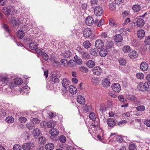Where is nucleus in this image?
<instances>
[{
	"instance_id": "nucleus-1",
	"label": "nucleus",
	"mask_w": 150,
	"mask_h": 150,
	"mask_svg": "<svg viewBox=\"0 0 150 150\" xmlns=\"http://www.w3.org/2000/svg\"><path fill=\"white\" fill-rule=\"evenodd\" d=\"M138 89L141 91H150V83L146 82L143 83H140L138 84Z\"/></svg>"
},
{
	"instance_id": "nucleus-2",
	"label": "nucleus",
	"mask_w": 150,
	"mask_h": 150,
	"mask_svg": "<svg viewBox=\"0 0 150 150\" xmlns=\"http://www.w3.org/2000/svg\"><path fill=\"white\" fill-rule=\"evenodd\" d=\"M83 35L85 37L87 38H89L90 36L93 38L94 36V34H92L91 29L88 28L83 29Z\"/></svg>"
},
{
	"instance_id": "nucleus-3",
	"label": "nucleus",
	"mask_w": 150,
	"mask_h": 150,
	"mask_svg": "<svg viewBox=\"0 0 150 150\" xmlns=\"http://www.w3.org/2000/svg\"><path fill=\"white\" fill-rule=\"evenodd\" d=\"M78 52L81 55L83 59L88 60L90 58V55L87 52L83 51V49H80L78 50Z\"/></svg>"
},
{
	"instance_id": "nucleus-4",
	"label": "nucleus",
	"mask_w": 150,
	"mask_h": 150,
	"mask_svg": "<svg viewBox=\"0 0 150 150\" xmlns=\"http://www.w3.org/2000/svg\"><path fill=\"white\" fill-rule=\"evenodd\" d=\"M127 98L132 101L136 102L137 105L141 104V101L137 100V98L134 95H129L126 96Z\"/></svg>"
},
{
	"instance_id": "nucleus-5",
	"label": "nucleus",
	"mask_w": 150,
	"mask_h": 150,
	"mask_svg": "<svg viewBox=\"0 0 150 150\" xmlns=\"http://www.w3.org/2000/svg\"><path fill=\"white\" fill-rule=\"evenodd\" d=\"M39 132V130H38V144L40 145H41V147H43V145L46 143V140L45 137L43 136H41L40 137V133Z\"/></svg>"
},
{
	"instance_id": "nucleus-6",
	"label": "nucleus",
	"mask_w": 150,
	"mask_h": 150,
	"mask_svg": "<svg viewBox=\"0 0 150 150\" xmlns=\"http://www.w3.org/2000/svg\"><path fill=\"white\" fill-rule=\"evenodd\" d=\"M112 89L115 92L118 93L119 92L121 89L120 85L117 83H115L112 84L111 86Z\"/></svg>"
},
{
	"instance_id": "nucleus-7",
	"label": "nucleus",
	"mask_w": 150,
	"mask_h": 150,
	"mask_svg": "<svg viewBox=\"0 0 150 150\" xmlns=\"http://www.w3.org/2000/svg\"><path fill=\"white\" fill-rule=\"evenodd\" d=\"M34 146L33 144L31 142L24 143L22 146V149L24 150H30Z\"/></svg>"
},
{
	"instance_id": "nucleus-8",
	"label": "nucleus",
	"mask_w": 150,
	"mask_h": 150,
	"mask_svg": "<svg viewBox=\"0 0 150 150\" xmlns=\"http://www.w3.org/2000/svg\"><path fill=\"white\" fill-rule=\"evenodd\" d=\"M103 12L102 8L98 6L94 8V13L96 16H101L102 15Z\"/></svg>"
},
{
	"instance_id": "nucleus-9",
	"label": "nucleus",
	"mask_w": 150,
	"mask_h": 150,
	"mask_svg": "<svg viewBox=\"0 0 150 150\" xmlns=\"http://www.w3.org/2000/svg\"><path fill=\"white\" fill-rule=\"evenodd\" d=\"M14 7L11 6H8L6 8V10L4 12V14L6 16L12 15L13 12L14 11Z\"/></svg>"
},
{
	"instance_id": "nucleus-10",
	"label": "nucleus",
	"mask_w": 150,
	"mask_h": 150,
	"mask_svg": "<svg viewBox=\"0 0 150 150\" xmlns=\"http://www.w3.org/2000/svg\"><path fill=\"white\" fill-rule=\"evenodd\" d=\"M29 47L30 49L34 51L33 52L34 53L38 52L37 44L35 42H31L29 44Z\"/></svg>"
},
{
	"instance_id": "nucleus-11",
	"label": "nucleus",
	"mask_w": 150,
	"mask_h": 150,
	"mask_svg": "<svg viewBox=\"0 0 150 150\" xmlns=\"http://www.w3.org/2000/svg\"><path fill=\"white\" fill-rule=\"evenodd\" d=\"M104 43L101 40H97L95 43V47L98 49L101 48L104 46Z\"/></svg>"
},
{
	"instance_id": "nucleus-12",
	"label": "nucleus",
	"mask_w": 150,
	"mask_h": 150,
	"mask_svg": "<svg viewBox=\"0 0 150 150\" xmlns=\"http://www.w3.org/2000/svg\"><path fill=\"white\" fill-rule=\"evenodd\" d=\"M102 71V70L98 66L96 67L93 69V73L97 75H100Z\"/></svg>"
},
{
	"instance_id": "nucleus-13",
	"label": "nucleus",
	"mask_w": 150,
	"mask_h": 150,
	"mask_svg": "<svg viewBox=\"0 0 150 150\" xmlns=\"http://www.w3.org/2000/svg\"><path fill=\"white\" fill-rule=\"evenodd\" d=\"M102 84L103 87L107 88L110 86V80L108 79L105 78L104 79L102 80Z\"/></svg>"
},
{
	"instance_id": "nucleus-14",
	"label": "nucleus",
	"mask_w": 150,
	"mask_h": 150,
	"mask_svg": "<svg viewBox=\"0 0 150 150\" xmlns=\"http://www.w3.org/2000/svg\"><path fill=\"white\" fill-rule=\"evenodd\" d=\"M107 123L109 127L112 128L114 126L116 122L115 120L113 119L109 118L107 120Z\"/></svg>"
},
{
	"instance_id": "nucleus-15",
	"label": "nucleus",
	"mask_w": 150,
	"mask_h": 150,
	"mask_svg": "<svg viewBox=\"0 0 150 150\" xmlns=\"http://www.w3.org/2000/svg\"><path fill=\"white\" fill-rule=\"evenodd\" d=\"M85 22L86 24L89 26H91L94 23L93 19L91 16H89L87 17Z\"/></svg>"
},
{
	"instance_id": "nucleus-16",
	"label": "nucleus",
	"mask_w": 150,
	"mask_h": 150,
	"mask_svg": "<svg viewBox=\"0 0 150 150\" xmlns=\"http://www.w3.org/2000/svg\"><path fill=\"white\" fill-rule=\"evenodd\" d=\"M38 55H40L44 60L47 61L49 59L48 55L45 53L42 52L40 49H38Z\"/></svg>"
},
{
	"instance_id": "nucleus-17",
	"label": "nucleus",
	"mask_w": 150,
	"mask_h": 150,
	"mask_svg": "<svg viewBox=\"0 0 150 150\" xmlns=\"http://www.w3.org/2000/svg\"><path fill=\"white\" fill-rule=\"evenodd\" d=\"M21 93L23 94H27L30 91V88L26 86L23 87L22 88L19 90Z\"/></svg>"
},
{
	"instance_id": "nucleus-18",
	"label": "nucleus",
	"mask_w": 150,
	"mask_h": 150,
	"mask_svg": "<svg viewBox=\"0 0 150 150\" xmlns=\"http://www.w3.org/2000/svg\"><path fill=\"white\" fill-rule=\"evenodd\" d=\"M149 67L147 63L145 62H142L140 64V68L142 71H146Z\"/></svg>"
},
{
	"instance_id": "nucleus-19",
	"label": "nucleus",
	"mask_w": 150,
	"mask_h": 150,
	"mask_svg": "<svg viewBox=\"0 0 150 150\" xmlns=\"http://www.w3.org/2000/svg\"><path fill=\"white\" fill-rule=\"evenodd\" d=\"M77 100L79 103L82 105L84 104L85 102V99L83 96L80 95L78 96Z\"/></svg>"
},
{
	"instance_id": "nucleus-20",
	"label": "nucleus",
	"mask_w": 150,
	"mask_h": 150,
	"mask_svg": "<svg viewBox=\"0 0 150 150\" xmlns=\"http://www.w3.org/2000/svg\"><path fill=\"white\" fill-rule=\"evenodd\" d=\"M114 40L117 42H119L122 41L123 40V37L120 34H117L114 37Z\"/></svg>"
},
{
	"instance_id": "nucleus-21",
	"label": "nucleus",
	"mask_w": 150,
	"mask_h": 150,
	"mask_svg": "<svg viewBox=\"0 0 150 150\" xmlns=\"http://www.w3.org/2000/svg\"><path fill=\"white\" fill-rule=\"evenodd\" d=\"M137 24L138 26L140 27H142L145 24L144 20L142 18H138L136 21Z\"/></svg>"
},
{
	"instance_id": "nucleus-22",
	"label": "nucleus",
	"mask_w": 150,
	"mask_h": 150,
	"mask_svg": "<svg viewBox=\"0 0 150 150\" xmlns=\"http://www.w3.org/2000/svg\"><path fill=\"white\" fill-rule=\"evenodd\" d=\"M50 133L52 136L55 137L58 135L59 131L56 129L52 128L50 130Z\"/></svg>"
},
{
	"instance_id": "nucleus-23",
	"label": "nucleus",
	"mask_w": 150,
	"mask_h": 150,
	"mask_svg": "<svg viewBox=\"0 0 150 150\" xmlns=\"http://www.w3.org/2000/svg\"><path fill=\"white\" fill-rule=\"evenodd\" d=\"M69 83V81L67 79H63L62 81V85L65 88H67L68 87Z\"/></svg>"
},
{
	"instance_id": "nucleus-24",
	"label": "nucleus",
	"mask_w": 150,
	"mask_h": 150,
	"mask_svg": "<svg viewBox=\"0 0 150 150\" xmlns=\"http://www.w3.org/2000/svg\"><path fill=\"white\" fill-rule=\"evenodd\" d=\"M108 54V51L105 49L103 48L101 49L99 52L100 55L101 57H104Z\"/></svg>"
},
{
	"instance_id": "nucleus-25",
	"label": "nucleus",
	"mask_w": 150,
	"mask_h": 150,
	"mask_svg": "<svg viewBox=\"0 0 150 150\" xmlns=\"http://www.w3.org/2000/svg\"><path fill=\"white\" fill-rule=\"evenodd\" d=\"M137 35L139 38H143L145 35V32L143 30H139L137 32Z\"/></svg>"
},
{
	"instance_id": "nucleus-26",
	"label": "nucleus",
	"mask_w": 150,
	"mask_h": 150,
	"mask_svg": "<svg viewBox=\"0 0 150 150\" xmlns=\"http://www.w3.org/2000/svg\"><path fill=\"white\" fill-rule=\"evenodd\" d=\"M74 58L76 64L79 65H82L83 63V61L80 57H79L77 55H76L74 57Z\"/></svg>"
},
{
	"instance_id": "nucleus-27",
	"label": "nucleus",
	"mask_w": 150,
	"mask_h": 150,
	"mask_svg": "<svg viewBox=\"0 0 150 150\" xmlns=\"http://www.w3.org/2000/svg\"><path fill=\"white\" fill-rule=\"evenodd\" d=\"M45 148L46 150H53L54 148V146L53 144L49 143L46 145Z\"/></svg>"
},
{
	"instance_id": "nucleus-28",
	"label": "nucleus",
	"mask_w": 150,
	"mask_h": 150,
	"mask_svg": "<svg viewBox=\"0 0 150 150\" xmlns=\"http://www.w3.org/2000/svg\"><path fill=\"white\" fill-rule=\"evenodd\" d=\"M69 91L72 94L76 93L77 91L76 88L73 86H71L69 88Z\"/></svg>"
},
{
	"instance_id": "nucleus-29",
	"label": "nucleus",
	"mask_w": 150,
	"mask_h": 150,
	"mask_svg": "<svg viewBox=\"0 0 150 150\" xmlns=\"http://www.w3.org/2000/svg\"><path fill=\"white\" fill-rule=\"evenodd\" d=\"M91 81L92 83L95 85H98L99 83V79L95 77H94L92 78Z\"/></svg>"
},
{
	"instance_id": "nucleus-30",
	"label": "nucleus",
	"mask_w": 150,
	"mask_h": 150,
	"mask_svg": "<svg viewBox=\"0 0 150 150\" xmlns=\"http://www.w3.org/2000/svg\"><path fill=\"white\" fill-rule=\"evenodd\" d=\"M86 64L87 67L90 68H92L95 65L94 62L92 60L88 61L86 63Z\"/></svg>"
},
{
	"instance_id": "nucleus-31",
	"label": "nucleus",
	"mask_w": 150,
	"mask_h": 150,
	"mask_svg": "<svg viewBox=\"0 0 150 150\" xmlns=\"http://www.w3.org/2000/svg\"><path fill=\"white\" fill-rule=\"evenodd\" d=\"M118 61L119 64L122 66H125L126 64V60L124 58H120L119 59Z\"/></svg>"
},
{
	"instance_id": "nucleus-32",
	"label": "nucleus",
	"mask_w": 150,
	"mask_h": 150,
	"mask_svg": "<svg viewBox=\"0 0 150 150\" xmlns=\"http://www.w3.org/2000/svg\"><path fill=\"white\" fill-rule=\"evenodd\" d=\"M62 54L63 56L67 58H69L71 55V53L69 51H65Z\"/></svg>"
},
{
	"instance_id": "nucleus-33",
	"label": "nucleus",
	"mask_w": 150,
	"mask_h": 150,
	"mask_svg": "<svg viewBox=\"0 0 150 150\" xmlns=\"http://www.w3.org/2000/svg\"><path fill=\"white\" fill-rule=\"evenodd\" d=\"M131 48L129 46H125L123 47V52L126 53H129L130 52Z\"/></svg>"
},
{
	"instance_id": "nucleus-34",
	"label": "nucleus",
	"mask_w": 150,
	"mask_h": 150,
	"mask_svg": "<svg viewBox=\"0 0 150 150\" xmlns=\"http://www.w3.org/2000/svg\"><path fill=\"white\" fill-rule=\"evenodd\" d=\"M25 35V33L23 30H19L18 32V37L19 39L22 38Z\"/></svg>"
},
{
	"instance_id": "nucleus-35",
	"label": "nucleus",
	"mask_w": 150,
	"mask_h": 150,
	"mask_svg": "<svg viewBox=\"0 0 150 150\" xmlns=\"http://www.w3.org/2000/svg\"><path fill=\"white\" fill-rule=\"evenodd\" d=\"M129 55L131 58H135L137 57V53L135 51H132L129 53Z\"/></svg>"
},
{
	"instance_id": "nucleus-36",
	"label": "nucleus",
	"mask_w": 150,
	"mask_h": 150,
	"mask_svg": "<svg viewBox=\"0 0 150 150\" xmlns=\"http://www.w3.org/2000/svg\"><path fill=\"white\" fill-rule=\"evenodd\" d=\"M98 50L96 48H92L90 50V54L92 55H96Z\"/></svg>"
},
{
	"instance_id": "nucleus-37",
	"label": "nucleus",
	"mask_w": 150,
	"mask_h": 150,
	"mask_svg": "<svg viewBox=\"0 0 150 150\" xmlns=\"http://www.w3.org/2000/svg\"><path fill=\"white\" fill-rule=\"evenodd\" d=\"M14 83L17 85H21L23 82V81L22 79L20 78H16L14 80Z\"/></svg>"
},
{
	"instance_id": "nucleus-38",
	"label": "nucleus",
	"mask_w": 150,
	"mask_h": 150,
	"mask_svg": "<svg viewBox=\"0 0 150 150\" xmlns=\"http://www.w3.org/2000/svg\"><path fill=\"white\" fill-rule=\"evenodd\" d=\"M109 23L111 26L116 27L117 26L116 22L115 20L113 18H111L109 20Z\"/></svg>"
},
{
	"instance_id": "nucleus-39",
	"label": "nucleus",
	"mask_w": 150,
	"mask_h": 150,
	"mask_svg": "<svg viewBox=\"0 0 150 150\" xmlns=\"http://www.w3.org/2000/svg\"><path fill=\"white\" fill-rule=\"evenodd\" d=\"M116 3L112 2L110 3L109 6V8L110 10H115L116 7Z\"/></svg>"
},
{
	"instance_id": "nucleus-40",
	"label": "nucleus",
	"mask_w": 150,
	"mask_h": 150,
	"mask_svg": "<svg viewBox=\"0 0 150 150\" xmlns=\"http://www.w3.org/2000/svg\"><path fill=\"white\" fill-rule=\"evenodd\" d=\"M83 45L85 48L88 49L90 47L91 44L88 41H86L83 43Z\"/></svg>"
},
{
	"instance_id": "nucleus-41",
	"label": "nucleus",
	"mask_w": 150,
	"mask_h": 150,
	"mask_svg": "<svg viewBox=\"0 0 150 150\" xmlns=\"http://www.w3.org/2000/svg\"><path fill=\"white\" fill-rule=\"evenodd\" d=\"M136 108L138 111H143L145 110V107L144 105H141L137 107Z\"/></svg>"
},
{
	"instance_id": "nucleus-42",
	"label": "nucleus",
	"mask_w": 150,
	"mask_h": 150,
	"mask_svg": "<svg viewBox=\"0 0 150 150\" xmlns=\"http://www.w3.org/2000/svg\"><path fill=\"white\" fill-rule=\"evenodd\" d=\"M132 9L134 11L137 12L140 10V6L138 4H136L133 6Z\"/></svg>"
},
{
	"instance_id": "nucleus-43",
	"label": "nucleus",
	"mask_w": 150,
	"mask_h": 150,
	"mask_svg": "<svg viewBox=\"0 0 150 150\" xmlns=\"http://www.w3.org/2000/svg\"><path fill=\"white\" fill-rule=\"evenodd\" d=\"M9 81V79L8 78L3 77L1 79L0 83L2 84H5L8 82Z\"/></svg>"
},
{
	"instance_id": "nucleus-44",
	"label": "nucleus",
	"mask_w": 150,
	"mask_h": 150,
	"mask_svg": "<svg viewBox=\"0 0 150 150\" xmlns=\"http://www.w3.org/2000/svg\"><path fill=\"white\" fill-rule=\"evenodd\" d=\"M79 70L81 72L87 73L88 71V69L86 67L81 66L79 68Z\"/></svg>"
},
{
	"instance_id": "nucleus-45",
	"label": "nucleus",
	"mask_w": 150,
	"mask_h": 150,
	"mask_svg": "<svg viewBox=\"0 0 150 150\" xmlns=\"http://www.w3.org/2000/svg\"><path fill=\"white\" fill-rule=\"evenodd\" d=\"M6 120L8 123H12L14 121V119L11 116H8L6 117Z\"/></svg>"
},
{
	"instance_id": "nucleus-46",
	"label": "nucleus",
	"mask_w": 150,
	"mask_h": 150,
	"mask_svg": "<svg viewBox=\"0 0 150 150\" xmlns=\"http://www.w3.org/2000/svg\"><path fill=\"white\" fill-rule=\"evenodd\" d=\"M10 23L11 25L12 26H14L15 25H18V22H17V20L13 18L10 21Z\"/></svg>"
},
{
	"instance_id": "nucleus-47",
	"label": "nucleus",
	"mask_w": 150,
	"mask_h": 150,
	"mask_svg": "<svg viewBox=\"0 0 150 150\" xmlns=\"http://www.w3.org/2000/svg\"><path fill=\"white\" fill-rule=\"evenodd\" d=\"M89 118L93 120H95L96 118V114L93 112L90 113L89 115Z\"/></svg>"
},
{
	"instance_id": "nucleus-48",
	"label": "nucleus",
	"mask_w": 150,
	"mask_h": 150,
	"mask_svg": "<svg viewBox=\"0 0 150 150\" xmlns=\"http://www.w3.org/2000/svg\"><path fill=\"white\" fill-rule=\"evenodd\" d=\"M113 43L112 41H108L107 43L106 47L107 49H110L112 47Z\"/></svg>"
},
{
	"instance_id": "nucleus-49",
	"label": "nucleus",
	"mask_w": 150,
	"mask_h": 150,
	"mask_svg": "<svg viewBox=\"0 0 150 150\" xmlns=\"http://www.w3.org/2000/svg\"><path fill=\"white\" fill-rule=\"evenodd\" d=\"M53 66L55 68H58L61 66L60 63L57 61H55L52 62Z\"/></svg>"
},
{
	"instance_id": "nucleus-50",
	"label": "nucleus",
	"mask_w": 150,
	"mask_h": 150,
	"mask_svg": "<svg viewBox=\"0 0 150 150\" xmlns=\"http://www.w3.org/2000/svg\"><path fill=\"white\" fill-rule=\"evenodd\" d=\"M55 125L54 123L52 121L48 122H47V126L49 128H51L52 127H54Z\"/></svg>"
},
{
	"instance_id": "nucleus-51",
	"label": "nucleus",
	"mask_w": 150,
	"mask_h": 150,
	"mask_svg": "<svg viewBox=\"0 0 150 150\" xmlns=\"http://www.w3.org/2000/svg\"><path fill=\"white\" fill-rule=\"evenodd\" d=\"M118 98L120 101L121 102L125 103L127 102V100L122 95L119 96Z\"/></svg>"
},
{
	"instance_id": "nucleus-52",
	"label": "nucleus",
	"mask_w": 150,
	"mask_h": 150,
	"mask_svg": "<svg viewBox=\"0 0 150 150\" xmlns=\"http://www.w3.org/2000/svg\"><path fill=\"white\" fill-rule=\"evenodd\" d=\"M19 122L22 123H25L27 120V119L25 117H21L18 119Z\"/></svg>"
},
{
	"instance_id": "nucleus-53",
	"label": "nucleus",
	"mask_w": 150,
	"mask_h": 150,
	"mask_svg": "<svg viewBox=\"0 0 150 150\" xmlns=\"http://www.w3.org/2000/svg\"><path fill=\"white\" fill-rule=\"evenodd\" d=\"M21 147L19 144H15L13 147V150H21Z\"/></svg>"
},
{
	"instance_id": "nucleus-54",
	"label": "nucleus",
	"mask_w": 150,
	"mask_h": 150,
	"mask_svg": "<svg viewBox=\"0 0 150 150\" xmlns=\"http://www.w3.org/2000/svg\"><path fill=\"white\" fill-rule=\"evenodd\" d=\"M144 42L146 45H150V36H148L145 39Z\"/></svg>"
},
{
	"instance_id": "nucleus-55",
	"label": "nucleus",
	"mask_w": 150,
	"mask_h": 150,
	"mask_svg": "<svg viewBox=\"0 0 150 150\" xmlns=\"http://www.w3.org/2000/svg\"><path fill=\"white\" fill-rule=\"evenodd\" d=\"M68 64L70 67H74L75 66V62L73 60H71L69 62Z\"/></svg>"
},
{
	"instance_id": "nucleus-56",
	"label": "nucleus",
	"mask_w": 150,
	"mask_h": 150,
	"mask_svg": "<svg viewBox=\"0 0 150 150\" xmlns=\"http://www.w3.org/2000/svg\"><path fill=\"white\" fill-rule=\"evenodd\" d=\"M136 76L138 79H143L144 77V74L142 73H138L137 74Z\"/></svg>"
},
{
	"instance_id": "nucleus-57",
	"label": "nucleus",
	"mask_w": 150,
	"mask_h": 150,
	"mask_svg": "<svg viewBox=\"0 0 150 150\" xmlns=\"http://www.w3.org/2000/svg\"><path fill=\"white\" fill-rule=\"evenodd\" d=\"M32 134L35 138L37 139L38 137V130L37 128L33 130Z\"/></svg>"
},
{
	"instance_id": "nucleus-58",
	"label": "nucleus",
	"mask_w": 150,
	"mask_h": 150,
	"mask_svg": "<svg viewBox=\"0 0 150 150\" xmlns=\"http://www.w3.org/2000/svg\"><path fill=\"white\" fill-rule=\"evenodd\" d=\"M24 20V18L23 17H19L18 18V20H17V22H18V25H19V24L22 23Z\"/></svg>"
},
{
	"instance_id": "nucleus-59",
	"label": "nucleus",
	"mask_w": 150,
	"mask_h": 150,
	"mask_svg": "<svg viewBox=\"0 0 150 150\" xmlns=\"http://www.w3.org/2000/svg\"><path fill=\"white\" fill-rule=\"evenodd\" d=\"M116 140L119 142H122V139L120 136L117 135L116 136Z\"/></svg>"
},
{
	"instance_id": "nucleus-60",
	"label": "nucleus",
	"mask_w": 150,
	"mask_h": 150,
	"mask_svg": "<svg viewBox=\"0 0 150 150\" xmlns=\"http://www.w3.org/2000/svg\"><path fill=\"white\" fill-rule=\"evenodd\" d=\"M66 140V137L63 135L61 136L59 138V141L63 143L65 142Z\"/></svg>"
},
{
	"instance_id": "nucleus-61",
	"label": "nucleus",
	"mask_w": 150,
	"mask_h": 150,
	"mask_svg": "<svg viewBox=\"0 0 150 150\" xmlns=\"http://www.w3.org/2000/svg\"><path fill=\"white\" fill-rule=\"evenodd\" d=\"M50 81L54 82V83H58L59 81V79L56 76L54 78H52V80H50Z\"/></svg>"
},
{
	"instance_id": "nucleus-62",
	"label": "nucleus",
	"mask_w": 150,
	"mask_h": 150,
	"mask_svg": "<svg viewBox=\"0 0 150 150\" xmlns=\"http://www.w3.org/2000/svg\"><path fill=\"white\" fill-rule=\"evenodd\" d=\"M129 13V12L128 11H125L122 12V16L123 17H125L128 16Z\"/></svg>"
},
{
	"instance_id": "nucleus-63",
	"label": "nucleus",
	"mask_w": 150,
	"mask_h": 150,
	"mask_svg": "<svg viewBox=\"0 0 150 150\" xmlns=\"http://www.w3.org/2000/svg\"><path fill=\"white\" fill-rule=\"evenodd\" d=\"M136 149L135 144H134L130 145L129 147V150H135Z\"/></svg>"
},
{
	"instance_id": "nucleus-64",
	"label": "nucleus",
	"mask_w": 150,
	"mask_h": 150,
	"mask_svg": "<svg viewBox=\"0 0 150 150\" xmlns=\"http://www.w3.org/2000/svg\"><path fill=\"white\" fill-rule=\"evenodd\" d=\"M144 122L147 127H150V120H146L144 121Z\"/></svg>"
}]
</instances>
